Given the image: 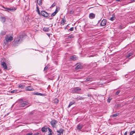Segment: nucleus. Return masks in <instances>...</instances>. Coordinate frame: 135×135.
<instances>
[{"instance_id": "nucleus-1", "label": "nucleus", "mask_w": 135, "mask_h": 135, "mask_svg": "<svg viewBox=\"0 0 135 135\" xmlns=\"http://www.w3.org/2000/svg\"><path fill=\"white\" fill-rule=\"evenodd\" d=\"M26 36V35L25 34L19 35L18 38L15 40L14 43L15 44L20 43V42L22 41V40L24 39L25 36Z\"/></svg>"}, {"instance_id": "nucleus-2", "label": "nucleus", "mask_w": 135, "mask_h": 135, "mask_svg": "<svg viewBox=\"0 0 135 135\" xmlns=\"http://www.w3.org/2000/svg\"><path fill=\"white\" fill-rule=\"evenodd\" d=\"M81 90V89L80 88L77 87L73 89L71 91V93H78Z\"/></svg>"}, {"instance_id": "nucleus-3", "label": "nucleus", "mask_w": 135, "mask_h": 135, "mask_svg": "<svg viewBox=\"0 0 135 135\" xmlns=\"http://www.w3.org/2000/svg\"><path fill=\"white\" fill-rule=\"evenodd\" d=\"M13 37L11 36L7 35L5 37V40L7 42H10L13 40Z\"/></svg>"}, {"instance_id": "nucleus-4", "label": "nucleus", "mask_w": 135, "mask_h": 135, "mask_svg": "<svg viewBox=\"0 0 135 135\" xmlns=\"http://www.w3.org/2000/svg\"><path fill=\"white\" fill-rule=\"evenodd\" d=\"M57 121L54 120H52L50 122L53 128H56V124L57 123Z\"/></svg>"}, {"instance_id": "nucleus-5", "label": "nucleus", "mask_w": 135, "mask_h": 135, "mask_svg": "<svg viewBox=\"0 0 135 135\" xmlns=\"http://www.w3.org/2000/svg\"><path fill=\"white\" fill-rule=\"evenodd\" d=\"M41 14L42 16L46 17H48L49 15V13H47L46 12L44 11H41Z\"/></svg>"}, {"instance_id": "nucleus-6", "label": "nucleus", "mask_w": 135, "mask_h": 135, "mask_svg": "<svg viewBox=\"0 0 135 135\" xmlns=\"http://www.w3.org/2000/svg\"><path fill=\"white\" fill-rule=\"evenodd\" d=\"M29 103L26 101H23L22 103H21L20 104V106L21 107H23L28 104Z\"/></svg>"}, {"instance_id": "nucleus-7", "label": "nucleus", "mask_w": 135, "mask_h": 135, "mask_svg": "<svg viewBox=\"0 0 135 135\" xmlns=\"http://www.w3.org/2000/svg\"><path fill=\"white\" fill-rule=\"evenodd\" d=\"M64 131V130L62 128H60L59 130H57V132L58 133L57 135H62L63 134V132Z\"/></svg>"}, {"instance_id": "nucleus-8", "label": "nucleus", "mask_w": 135, "mask_h": 135, "mask_svg": "<svg viewBox=\"0 0 135 135\" xmlns=\"http://www.w3.org/2000/svg\"><path fill=\"white\" fill-rule=\"evenodd\" d=\"M3 8L6 10H9L11 11H13L16 10L17 9V8L15 7L13 8H11L5 7H3Z\"/></svg>"}, {"instance_id": "nucleus-9", "label": "nucleus", "mask_w": 135, "mask_h": 135, "mask_svg": "<svg viewBox=\"0 0 135 135\" xmlns=\"http://www.w3.org/2000/svg\"><path fill=\"white\" fill-rule=\"evenodd\" d=\"M107 20L106 19H103L101 21L100 23V26H104L106 25Z\"/></svg>"}, {"instance_id": "nucleus-10", "label": "nucleus", "mask_w": 135, "mask_h": 135, "mask_svg": "<svg viewBox=\"0 0 135 135\" xmlns=\"http://www.w3.org/2000/svg\"><path fill=\"white\" fill-rule=\"evenodd\" d=\"M48 127L47 126H45L41 128V131L43 132H46L47 131V129Z\"/></svg>"}, {"instance_id": "nucleus-11", "label": "nucleus", "mask_w": 135, "mask_h": 135, "mask_svg": "<svg viewBox=\"0 0 135 135\" xmlns=\"http://www.w3.org/2000/svg\"><path fill=\"white\" fill-rule=\"evenodd\" d=\"M77 66L75 68V69L78 70L82 69L83 68V66L81 65H80V64L78 63L77 64Z\"/></svg>"}, {"instance_id": "nucleus-12", "label": "nucleus", "mask_w": 135, "mask_h": 135, "mask_svg": "<svg viewBox=\"0 0 135 135\" xmlns=\"http://www.w3.org/2000/svg\"><path fill=\"white\" fill-rule=\"evenodd\" d=\"M77 58L76 56V55H74L71 56L70 57V60H76Z\"/></svg>"}, {"instance_id": "nucleus-13", "label": "nucleus", "mask_w": 135, "mask_h": 135, "mask_svg": "<svg viewBox=\"0 0 135 135\" xmlns=\"http://www.w3.org/2000/svg\"><path fill=\"white\" fill-rule=\"evenodd\" d=\"M26 90L27 91H32L34 90L31 86H30L27 87L26 88Z\"/></svg>"}, {"instance_id": "nucleus-14", "label": "nucleus", "mask_w": 135, "mask_h": 135, "mask_svg": "<svg viewBox=\"0 0 135 135\" xmlns=\"http://www.w3.org/2000/svg\"><path fill=\"white\" fill-rule=\"evenodd\" d=\"M95 17V15L93 13H90L89 15V17L91 19L94 18Z\"/></svg>"}, {"instance_id": "nucleus-15", "label": "nucleus", "mask_w": 135, "mask_h": 135, "mask_svg": "<svg viewBox=\"0 0 135 135\" xmlns=\"http://www.w3.org/2000/svg\"><path fill=\"white\" fill-rule=\"evenodd\" d=\"M83 125L79 124L77 126V129L78 130L80 131L83 128Z\"/></svg>"}, {"instance_id": "nucleus-16", "label": "nucleus", "mask_w": 135, "mask_h": 135, "mask_svg": "<svg viewBox=\"0 0 135 135\" xmlns=\"http://www.w3.org/2000/svg\"><path fill=\"white\" fill-rule=\"evenodd\" d=\"M1 65L5 69H7V66L5 62H3L2 63Z\"/></svg>"}, {"instance_id": "nucleus-17", "label": "nucleus", "mask_w": 135, "mask_h": 135, "mask_svg": "<svg viewBox=\"0 0 135 135\" xmlns=\"http://www.w3.org/2000/svg\"><path fill=\"white\" fill-rule=\"evenodd\" d=\"M33 95H39L42 96H45V94H42L38 92L34 93H33Z\"/></svg>"}, {"instance_id": "nucleus-18", "label": "nucleus", "mask_w": 135, "mask_h": 135, "mask_svg": "<svg viewBox=\"0 0 135 135\" xmlns=\"http://www.w3.org/2000/svg\"><path fill=\"white\" fill-rule=\"evenodd\" d=\"M1 21L3 23H4L6 21V18L4 17H1L0 18Z\"/></svg>"}, {"instance_id": "nucleus-19", "label": "nucleus", "mask_w": 135, "mask_h": 135, "mask_svg": "<svg viewBox=\"0 0 135 135\" xmlns=\"http://www.w3.org/2000/svg\"><path fill=\"white\" fill-rule=\"evenodd\" d=\"M93 79L92 78H89L86 79L84 81L86 82L89 81H91ZM84 81H83V82H82V83H83Z\"/></svg>"}, {"instance_id": "nucleus-20", "label": "nucleus", "mask_w": 135, "mask_h": 135, "mask_svg": "<svg viewBox=\"0 0 135 135\" xmlns=\"http://www.w3.org/2000/svg\"><path fill=\"white\" fill-rule=\"evenodd\" d=\"M6 34V32L5 31H1L0 33V36H2Z\"/></svg>"}, {"instance_id": "nucleus-21", "label": "nucleus", "mask_w": 135, "mask_h": 135, "mask_svg": "<svg viewBox=\"0 0 135 135\" xmlns=\"http://www.w3.org/2000/svg\"><path fill=\"white\" fill-rule=\"evenodd\" d=\"M75 103V101L74 100L70 102L68 106V107H70L72 104H74Z\"/></svg>"}, {"instance_id": "nucleus-22", "label": "nucleus", "mask_w": 135, "mask_h": 135, "mask_svg": "<svg viewBox=\"0 0 135 135\" xmlns=\"http://www.w3.org/2000/svg\"><path fill=\"white\" fill-rule=\"evenodd\" d=\"M115 18V15H114V14H113V15H112V17L110 18V20L112 21H113Z\"/></svg>"}, {"instance_id": "nucleus-23", "label": "nucleus", "mask_w": 135, "mask_h": 135, "mask_svg": "<svg viewBox=\"0 0 135 135\" xmlns=\"http://www.w3.org/2000/svg\"><path fill=\"white\" fill-rule=\"evenodd\" d=\"M37 3L40 6L42 4V0H37Z\"/></svg>"}, {"instance_id": "nucleus-24", "label": "nucleus", "mask_w": 135, "mask_h": 135, "mask_svg": "<svg viewBox=\"0 0 135 135\" xmlns=\"http://www.w3.org/2000/svg\"><path fill=\"white\" fill-rule=\"evenodd\" d=\"M66 22V20L64 19V18H62L61 21V23L63 25H64L65 23Z\"/></svg>"}, {"instance_id": "nucleus-25", "label": "nucleus", "mask_w": 135, "mask_h": 135, "mask_svg": "<svg viewBox=\"0 0 135 135\" xmlns=\"http://www.w3.org/2000/svg\"><path fill=\"white\" fill-rule=\"evenodd\" d=\"M36 5H37V7H36L37 11V12L39 15H40V11L39 10V8L38 7L37 4Z\"/></svg>"}, {"instance_id": "nucleus-26", "label": "nucleus", "mask_w": 135, "mask_h": 135, "mask_svg": "<svg viewBox=\"0 0 135 135\" xmlns=\"http://www.w3.org/2000/svg\"><path fill=\"white\" fill-rule=\"evenodd\" d=\"M43 30L47 32L49 31V29L48 28L44 27L43 28Z\"/></svg>"}, {"instance_id": "nucleus-27", "label": "nucleus", "mask_w": 135, "mask_h": 135, "mask_svg": "<svg viewBox=\"0 0 135 135\" xmlns=\"http://www.w3.org/2000/svg\"><path fill=\"white\" fill-rule=\"evenodd\" d=\"M133 53L132 52H130L128 54V55L127 56V57L128 58H129V57L131 56L132 55H133Z\"/></svg>"}, {"instance_id": "nucleus-28", "label": "nucleus", "mask_w": 135, "mask_h": 135, "mask_svg": "<svg viewBox=\"0 0 135 135\" xmlns=\"http://www.w3.org/2000/svg\"><path fill=\"white\" fill-rule=\"evenodd\" d=\"M119 115V113H117L114 114L112 115V116L114 117H116L118 116Z\"/></svg>"}, {"instance_id": "nucleus-29", "label": "nucleus", "mask_w": 135, "mask_h": 135, "mask_svg": "<svg viewBox=\"0 0 135 135\" xmlns=\"http://www.w3.org/2000/svg\"><path fill=\"white\" fill-rule=\"evenodd\" d=\"M48 129L49 130V134H50L51 133V134L52 135V131L50 128H48Z\"/></svg>"}, {"instance_id": "nucleus-30", "label": "nucleus", "mask_w": 135, "mask_h": 135, "mask_svg": "<svg viewBox=\"0 0 135 135\" xmlns=\"http://www.w3.org/2000/svg\"><path fill=\"white\" fill-rule=\"evenodd\" d=\"M60 8L59 7H56L55 11V12H56V13H57L60 10Z\"/></svg>"}, {"instance_id": "nucleus-31", "label": "nucleus", "mask_w": 135, "mask_h": 135, "mask_svg": "<svg viewBox=\"0 0 135 135\" xmlns=\"http://www.w3.org/2000/svg\"><path fill=\"white\" fill-rule=\"evenodd\" d=\"M25 86L23 85L20 84L19 85V87L21 89L25 87Z\"/></svg>"}, {"instance_id": "nucleus-32", "label": "nucleus", "mask_w": 135, "mask_h": 135, "mask_svg": "<svg viewBox=\"0 0 135 135\" xmlns=\"http://www.w3.org/2000/svg\"><path fill=\"white\" fill-rule=\"evenodd\" d=\"M74 35H70L69 36H68V38H74Z\"/></svg>"}, {"instance_id": "nucleus-33", "label": "nucleus", "mask_w": 135, "mask_h": 135, "mask_svg": "<svg viewBox=\"0 0 135 135\" xmlns=\"http://www.w3.org/2000/svg\"><path fill=\"white\" fill-rule=\"evenodd\" d=\"M54 102L56 103H57L59 102V100L57 98H55L54 100Z\"/></svg>"}, {"instance_id": "nucleus-34", "label": "nucleus", "mask_w": 135, "mask_h": 135, "mask_svg": "<svg viewBox=\"0 0 135 135\" xmlns=\"http://www.w3.org/2000/svg\"><path fill=\"white\" fill-rule=\"evenodd\" d=\"M56 13V12H54L51 15V17H53L55 16Z\"/></svg>"}, {"instance_id": "nucleus-35", "label": "nucleus", "mask_w": 135, "mask_h": 135, "mask_svg": "<svg viewBox=\"0 0 135 135\" xmlns=\"http://www.w3.org/2000/svg\"><path fill=\"white\" fill-rule=\"evenodd\" d=\"M48 68H49V66H45V67L44 69V71H46L47 69Z\"/></svg>"}, {"instance_id": "nucleus-36", "label": "nucleus", "mask_w": 135, "mask_h": 135, "mask_svg": "<svg viewBox=\"0 0 135 135\" xmlns=\"http://www.w3.org/2000/svg\"><path fill=\"white\" fill-rule=\"evenodd\" d=\"M17 91V90H13L11 91V93H16Z\"/></svg>"}, {"instance_id": "nucleus-37", "label": "nucleus", "mask_w": 135, "mask_h": 135, "mask_svg": "<svg viewBox=\"0 0 135 135\" xmlns=\"http://www.w3.org/2000/svg\"><path fill=\"white\" fill-rule=\"evenodd\" d=\"M56 4V3H53L52 4V5H51V7H54Z\"/></svg>"}, {"instance_id": "nucleus-38", "label": "nucleus", "mask_w": 135, "mask_h": 135, "mask_svg": "<svg viewBox=\"0 0 135 135\" xmlns=\"http://www.w3.org/2000/svg\"><path fill=\"white\" fill-rule=\"evenodd\" d=\"M84 98L82 97L79 96L78 97V99L79 100H83V99Z\"/></svg>"}, {"instance_id": "nucleus-39", "label": "nucleus", "mask_w": 135, "mask_h": 135, "mask_svg": "<svg viewBox=\"0 0 135 135\" xmlns=\"http://www.w3.org/2000/svg\"><path fill=\"white\" fill-rule=\"evenodd\" d=\"M111 99H112L110 98V97L109 98H108V99L107 102L108 103H109L110 102V101L111 100Z\"/></svg>"}, {"instance_id": "nucleus-40", "label": "nucleus", "mask_w": 135, "mask_h": 135, "mask_svg": "<svg viewBox=\"0 0 135 135\" xmlns=\"http://www.w3.org/2000/svg\"><path fill=\"white\" fill-rule=\"evenodd\" d=\"M73 29H74V27H71V28H70V29H69V31H72L73 30Z\"/></svg>"}, {"instance_id": "nucleus-41", "label": "nucleus", "mask_w": 135, "mask_h": 135, "mask_svg": "<svg viewBox=\"0 0 135 135\" xmlns=\"http://www.w3.org/2000/svg\"><path fill=\"white\" fill-rule=\"evenodd\" d=\"M120 92V90H118L117 92L115 93V94L116 95H118L119 93Z\"/></svg>"}, {"instance_id": "nucleus-42", "label": "nucleus", "mask_w": 135, "mask_h": 135, "mask_svg": "<svg viewBox=\"0 0 135 135\" xmlns=\"http://www.w3.org/2000/svg\"><path fill=\"white\" fill-rule=\"evenodd\" d=\"M74 13V11L73 10H71L70 12V14H73Z\"/></svg>"}, {"instance_id": "nucleus-43", "label": "nucleus", "mask_w": 135, "mask_h": 135, "mask_svg": "<svg viewBox=\"0 0 135 135\" xmlns=\"http://www.w3.org/2000/svg\"><path fill=\"white\" fill-rule=\"evenodd\" d=\"M33 135H40V134L38 133H34Z\"/></svg>"}, {"instance_id": "nucleus-44", "label": "nucleus", "mask_w": 135, "mask_h": 135, "mask_svg": "<svg viewBox=\"0 0 135 135\" xmlns=\"http://www.w3.org/2000/svg\"><path fill=\"white\" fill-rule=\"evenodd\" d=\"M130 1H131V2H129V3H132L133 2L135 1V0H130Z\"/></svg>"}, {"instance_id": "nucleus-45", "label": "nucleus", "mask_w": 135, "mask_h": 135, "mask_svg": "<svg viewBox=\"0 0 135 135\" xmlns=\"http://www.w3.org/2000/svg\"><path fill=\"white\" fill-rule=\"evenodd\" d=\"M33 133H28L26 135H32Z\"/></svg>"}, {"instance_id": "nucleus-46", "label": "nucleus", "mask_w": 135, "mask_h": 135, "mask_svg": "<svg viewBox=\"0 0 135 135\" xmlns=\"http://www.w3.org/2000/svg\"><path fill=\"white\" fill-rule=\"evenodd\" d=\"M128 132L127 131L124 134V135H127Z\"/></svg>"}, {"instance_id": "nucleus-47", "label": "nucleus", "mask_w": 135, "mask_h": 135, "mask_svg": "<svg viewBox=\"0 0 135 135\" xmlns=\"http://www.w3.org/2000/svg\"><path fill=\"white\" fill-rule=\"evenodd\" d=\"M133 134L132 132L131 131L129 135H132Z\"/></svg>"}, {"instance_id": "nucleus-48", "label": "nucleus", "mask_w": 135, "mask_h": 135, "mask_svg": "<svg viewBox=\"0 0 135 135\" xmlns=\"http://www.w3.org/2000/svg\"><path fill=\"white\" fill-rule=\"evenodd\" d=\"M131 132L133 134L135 133V129L133 131H132Z\"/></svg>"}, {"instance_id": "nucleus-49", "label": "nucleus", "mask_w": 135, "mask_h": 135, "mask_svg": "<svg viewBox=\"0 0 135 135\" xmlns=\"http://www.w3.org/2000/svg\"><path fill=\"white\" fill-rule=\"evenodd\" d=\"M88 96L89 97H90L91 96V95L90 94H88Z\"/></svg>"}, {"instance_id": "nucleus-50", "label": "nucleus", "mask_w": 135, "mask_h": 135, "mask_svg": "<svg viewBox=\"0 0 135 135\" xmlns=\"http://www.w3.org/2000/svg\"><path fill=\"white\" fill-rule=\"evenodd\" d=\"M75 99L76 100H79L78 99V97H77V98H75Z\"/></svg>"}, {"instance_id": "nucleus-51", "label": "nucleus", "mask_w": 135, "mask_h": 135, "mask_svg": "<svg viewBox=\"0 0 135 135\" xmlns=\"http://www.w3.org/2000/svg\"><path fill=\"white\" fill-rule=\"evenodd\" d=\"M116 1H117V2H119V1H120V2H121L122 1V0H116Z\"/></svg>"}, {"instance_id": "nucleus-52", "label": "nucleus", "mask_w": 135, "mask_h": 135, "mask_svg": "<svg viewBox=\"0 0 135 135\" xmlns=\"http://www.w3.org/2000/svg\"><path fill=\"white\" fill-rule=\"evenodd\" d=\"M47 135H51V133H50V134H49Z\"/></svg>"}, {"instance_id": "nucleus-53", "label": "nucleus", "mask_w": 135, "mask_h": 135, "mask_svg": "<svg viewBox=\"0 0 135 135\" xmlns=\"http://www.w3.org/2000/svg\"><path fill=\"white\" fill-rule=\"evenodd\" d=\"M93 56H92V55H90V57H93Z\"/></svg>"}, {"instance_id": "nucleus-54", "label": "nucleus", "mask_w": 135, "mask_h": 135, "mask_svg": "<svg viewBox=\"0 0 135 135\" xmlns=\"http://www.w3.org/2000/svg\"><path fill=\"white\" fill-rule=\"evenodd\" d=\"M94 64H96V62H95V63H94Z\"/></svg>"}, {"instance_id": "nucleus-55", "label": "nucleus", "mask_w": 135, "mask_h": 135, "mask_svg": "<svg viewBox=\"0 0 135 135\" xmlns=\"http://www.w3.org/2000/svg\"><path fill=\"white\" fill-rule=\"evenodd\" d=\"M135 98V96L134 97V98Z\"/></svg>"}, {"instance_id": "nucleus-56", "label": "nucleus", "mask_w": 135, "mask_h": 135, "mask_svg": "<svg viewBox=\"0 0 135 135\" xmlns=\"http://www.w3.org/2000/svg\"><path fill=\"white\" fill-rule=\"evenodd\" d=\"M100 21H99V22H99Z\"/></svg>"}]
</instances>
